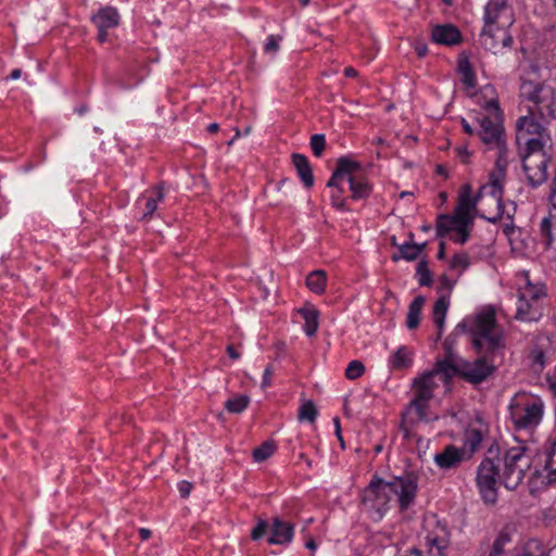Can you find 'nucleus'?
Wrapping results in <instances>:
<instances>
[{"instance_id":"nucleus-44","label":"nucleus","mask_w":556,"mask_h":556,"mask_svg":"<svg viewBox=\"0 0 556 556\" xmlns=\"http://www.w3.org/2000/svg\"><path fill=\"white\" fill-rule=\"evenodd\" d=\"M267 529V522L263 519H260L256 527L251 532L252 540H260L266 533Z\"/></svg>"},{"instance_id":"nucleus-47","label":"nucleus","mask_w":556,"mask_h":556,"mask_svg":"<svg viewBox=\"0 0 556 556\" xmlns=\"http://www.w3.org/2000/svg\"><path fill=\"white\" fill-rule=\"evenodd\" d=\"M281 39V37L276 36H269L268 41L265 45V52H276L279 49L278 40Z\"/></svg>"},{"instance_id":"nucleus-19","label":"nucleus","mask_w":556,"mask_h":556,"mask_svg":"<svg viewBox=\"0 0 556 556\" xmlns=\"http://www.w3.org/2000/svg\"><path fill=\"white\" fill-rule=\"evenodd\" d=\"M293 533V523L286 522L279 517H275L273 518L271 535L267 541L269 544L285 545L292 541Z\"/></svg>"},{"instance_id":"nucleus-28","label":"nucleus","mask_w":556,"mask_h":556,"mask_svg":"<svg viewBox=\"0 0 556 556\" xmlns=\"http://www.w3.org/2000/svg\"><path fill=\"white\" fill-rule=\"evenodd\" d=\"M412 353L406 346H401L391 358L392 367L395 369H406L412 365Z\"/></svg>"},{"instance_id":"nucleus-58","label":"nucleus","mask_w":556,"mask_h":556,"mask_svg":"<svg viewBox=\"0 0 556 556\" xmlns=\"http://www.w3.org/2000/svg\"><path fill=\"white\" fill-rule=\"evenodd\" d=\"M507 218L510 220V223L509 224H505V226L503 228V231H504L505 235L509 236L514 231L515 227H514V224H513V215L508 213L507 214Z\"/></svg>"},{"instance_id":"nucleus-23","label":"nucleus","mask_w":556,"mask_h":556,"mask_svg":"<svg viewBox=\"0 0 556 556\" xmlns=\"http://www.w3.org/2000/svg\"><path fill=\"white\" fill-rule=\"evenodd\" d=\"M426 302L425 296L418 295L409 304L406 326L408 329H415L418 327L420 321L421 308Z\"/></svg>"},{"instance_id":"nucleus-20","label":"nucleus","mask_w":556,"mask_h":556,"mask_svg":"<svg viewBox=\"0 0 556 556\" xmlns=\"http://www.w3.org/2000/svg\"><path fill=\"white\" fill-rule=\"evenodd\" d=\"M291 160L304 187L311 189L314 186V176L307 157L300 153H293Z\"/></svg>"},{"instance_id":"nucleus-2","label":"nucleus","mask_w":556,"mask_h":556,"mask_svg":"<svg viewBox=\"0 0 556 556\" xmlns=\"http://www.w3.org/2000/svg\"><path fill=\"white\" fill-rule=\"evenodd\" d=\"M417 481L418 477L414 472L396 477L390 482H384L381 478L374 477L368 486L363 491L362 504L367 511L375 513L379 519L382 518L389 503V495L387 493V489H389L399 495L400 509L406 510L415 500Z\"/></svg>"},{"instance_id":"nucleus-52","label":"nucleus","mask_w":556,"mask_h":556,"mask_svg":"<svg viewBox=\"0 0 556 556\" xmlns=\"http://www.w3.org/2000/svg\"><path fill=\"white\" fill-rule=\"evenodd\" d=\"M400 430L403 432L404 438L406 440H408L410 438L409 427H408V424L406 421V414H403V416H402V421L400 424Z\"/></svg>"},{"instance_id":"nucleus-55","label":"nucleus","mask_w":556,"mask_h":556,"mask_svg":"<svg viewBox=\"0 0 556 556\" xmlns=\"http://www.w3.org/2000/svg\"><path fill=\"white\" fill-rule=\"evenodd\" d=\"M535 547L539 549L538 554H535L534 552H532L530 549L531 544H529L521 556H545L544 551L540 548V545L536 542H535Z\"/></svg>"},{"instance_id":"nucleus-37","label":"nucleus","mask_w":556,"mask_h":556,"mask_svg":"<svg viewBox=\"0 0 556 556\" xmlns=\"http://www.w3.org/2000/svg\"><path fill=\"white\" fill-rule=\"evenodd\" d=\"M309 146L315 156L320 157L326 149V138L321 134L313 135L309 139Z\"/></svg>"},{"instance_id":"nucleus-1","label":"nucleus","mask_w":556,"mask_h":556,"mask_svg":"<svg viewBox=\"0 0 556 556\" xmlns=\"http://www.w3.org/2000/svg\"><path fill=\"white\" fill-rule=\"evenodd\" d=\"M469 331L472 336V345L479 356L472 362L463 358L452 372V377L458 376L466 382L478 386L496 370L495 361L502 354L505 341L492 307L477 315Z\"/></svg>"},{"instance_id":"nucleus-42","label":"nucleus","mask_w":556,"mask_h":556,"mask_svg":"<svg viewBox=\"0 0 556 556\" xmlns=\"http://www.w3.org/2000/svg\"><path fill=\"white\" fill-rule=\"evenodd\" d=\"M469 265V257L467 253H458L453 256L450 263L452 269L455 268H467Z\"/></svg>"},{"instance_id":"nucleus-56","label":"nucleus","mask_w":556,"mask_h":556,"mask_svg":"<svg viewBox=\"0 0 556 556\" xmlns=\"http://www.w3.org/2000/svg\"><path fill=\"white\" fill-rule=\"evenodd\" d=\"M415 50L419 58H424L428 53V47L425 43H417Z\"/></svg>"},{"instance_id":"nucleus-9","label":"nucleus","mask_w":556,"mask_h":556,"mask_svg":"<svg viewBox=\"0 0 556 556\" xmlns=\"http://www.w3.org/2000/svg\"><path fill=\"white\" fill-rule=\"evenodd\" d=\"M543 295L541 289L528 282L523 290L519 291V305L515 318L522 321L538 320L542 316L539 300Z\"/></svg>"},{"instance_id":"nucleus-3","label":"nucleus","mask_w":556,"mask_h":556,"mask_svg":"<svg viewBox=\"0 0 556 556\" xmlns=\"http://www.w3.org/2000/svg\"><path fill=\"white\" fill-rule=\"evenodd\" d=\"M477 122L481 128L478 131L481 141L485 144L493 143L498 149L495 168L490 173V178L492 200L497 204L500 210L502 205V193H504L503 181L506 176L507 166L504 128L500 122L492 121L489 116L477 118Z\"/></svg>"},{"instance_id":"nucleus-41","label":"nucleus","mask_w":556,"mask_h":556,"mask_svg":"<svg viewBox=\"0 0 556 556\" xmlns=\"http://www.w3.org/2000/svg\"><path fill=\"white\" fill-rule=\"evenodd\" d=\"M452 219L454 224L456 225V228H467L469 224L472 223V217L470 216V213L468 212H459L456 210V213L454 216H452Z\"/></svg>"},{"instance_id":"nucleus-51","label":"nucleus","mask_w":556,"mask_h":556,"mask_svg":"<svg viewBox=\"0 0 556 556\" xmlns=\"http://www.w3.org/2000/svg\"><path fill=\"white\" fill-rule=\"evenodd\" d=\"M343 176L337 170L334 169V172L332 173L330 179L328 180L327 182V187L331 188V187H336L338 188L339 192H342V189L339 188L338 186V181L342 178Z\"/></svg>"},{"instance_id":"nucleus-13","label":"nucleus","mask_w":556,"mask_h":556,"mask_svg":"<svg viewBox=\"0 0 556 556\" xmlns=\"http://www.w3.org/2000/svg\"><path fill=\"white\" fill-rule=\"evenodd\" d=\"M468 459H470V454H467V448H459L453 444L446 445L434 456L437 466L443 470L455 469L459 467L463 462Z\"/></svg>"},{"instance_id":"nucleus-17","label":"nucleus","mask_w":556,"mask_h":556,"mask_svg":"<svg viewBox=\"0 0 556 556\" xmlns=\"http://www.w3.org/2000/svg\"><path fill=\"white\" fill-rule=\"evenodd\" d=\"M551 93L552 90L544 88L541 84L523 81L520 86V96L532 102L531 106L543 109Z\"/></svg>"},{"instance_id":"nucleus-38","label":"nucleus","mask_w":556,"mask_h":556,"mask_svg":"<svg viewBox=\"0 0 556 556\" xmlns=\"http://www.w3.org/2000/svg\"><path fill=\"white\" fill-rule=\"evenodd\" d=\"M364 372H365L364 364L359 361H352L345 369V377L349 380H355V379L362 377L364 375Z\"/></svg>"},{"instance_id":"nucleus-60","label":"nucleus","mask_w":556,"mask_h":556,"mask_svg":"<svg viewBox=\"0 0 556 556\" xmlns=\"http://www.w3.org/2000/svg\"><path fill=\"white\" fill-rule=\"evenodd\" d=\"M460 124H462L463 130H464L467 135L472 136V135L475 134V131H473L472 127L469 125V123H468L465 118H462Z\"/></svg>"},{"instance_id":"nucleus-29","label":"nucleus","mask_w":556,"mask_h":556,"mask_svg":"<svg viewBox=\"0 0 556 556\" xmlns=\"http://www.w3.org/2000/svg\"><path fill=\"white\" fill-rule=\"evenodd\" d=\"M458 72L462 74V81L466 87L473 88L476 86V76L468 59L458 60Z\"/></svg>"},{"instance_id":"nucleus-48","label":"nucleus","mask_w":556,"mask_h":556,"mask_svg":"<svg viewBox=\"0 0 556 556\" xmlns=\"http://www.w3.org/2000/svg\"><path fill=\"white\" fill-rule=\"evenodd\" d=\"M455 231L457 232V236L456 237H452V239L454 241L459 242L460 244H464L467 241L468 237H469L468 229L467 228H464V229L463 228H456Z\"/></svg>"},{"instance_id":"nucleus-64","label":"nucleus","mask_w":556,"mask_h":556,"mask_svg":"<svg viewBox=\"0 0 556 556\" xmlns=\"http://www.w3.org/2000/svg\"><path fill=\"white\" fill-rule=\"evenodd\" d=\"M435 173L438 175L443 176L444 178L448 177V173H447L446 168L443 165H441V164L437 165Z\"/></svg>"},{"instance_id":"nucleus-39","label":"nucleus","mask_w":556,"mask_h":556,"mask_svg":"<svg viewBox=\"0 0 556 556\" xmlns=\"http://www.w3.org/2000/svg\"><path fill=\"white\" fill-rule=\"evenodd\" d=\"M428 402L429 401L413 399L409 403V408H414L416 410L418 419L427 422L430 421V418L427 415V409L429 407Z\"/></svg>"},{"instance_id":"nucleus-59","label":"nucleus","mask_w":556,"mask_h":556,"mask_svg":"<svg viewBox=\"0 0 556 556\" xmlns=\"http://www.w3.org/2000/svg\"><path fill=\"white\" fill-rule=\"evenodd\" d=\"M485 109L489 111H495L496 113H500V105L496 100H490L485 104Z\"/></svg>"},{"instance_id":"nucleus-18","label":"nucleus","mask_w":556,"mask_h":556,"mask_svg":"<svg viewBox=\"0 0 556 556\" xmlns=\"http://www.w3.org/2000/svg\"><path fill=\"white\" fill-rule=\"evenodd\" d=\"M431 37L434 42L445 46H456L462 41L459 29L452 24H439L432 28Z\"/></svg>"},{"instance_id":"nucleus-8","label":"nucleus","mask_w":556,"mask_h":556,"mask_svg":"<svg viewBox=\"0 0 556 556\" xmlns=\"http://www.w3.org/2000/svg\"><path fill=\"white\" fill-rule=\"evenodd\" d=\"M546 115L543 109L539 106H529L528 115L521 116L517 121V140L520 141L525 135H536L535 139L551 142L549 136L546 134Z\"/></svg>"},{"instance_id":"nucleus-43","label":"nucleus","mask_w":556,"mask_h":556,"mask_svg":"<svg viewBox=\"0 0 556 556\" xmlns=\"http://www.w3.org/2000/svg\"><path fill=\"white\" fill-rule=\"evenodd\" d=\"M543 111L547 118H556V96H554L553 92L544 104Z\"/></svg>"},{"instance_id":"nucleus-27","label":"nucleus","mask_w":556,"mask_h":556,"mask_svg":"<svg viewBox=\"0 0 556 556\" xmlns=\"http://www.w3.org/2000/svg\"><path fill=\"white\" fill-rule=\"evenodd\" d=\"M350 189L352 191V198L355 200L367 198L370 192V187L366 180L358 178L357 176H351L349 178Z\"/></svg>"},{"instance_id":"nucleus-31","label":"nucleus","mask_w":556,"mask_h":556,"mask_svg":"<svg viewBox=\"0 0 556 556\" xmlns=\"http://www.w3.org/2000/svg\"><path fill=\"white\" fill-rule=\"evenodd\" d=\"M435 229L437 237L443 238L452 230H456V225L454 224L451 215L440 214L437 217Z\"/></svg>"},{"instance_id":"nucleus-7","label":"nucleus","mask_w":556,"mask_h":556,"mask_svg":"<svg viewBox=\"0 0 556 556\" xmlns=\"http://www.w3.org/2000/svg\"><path fill=\"white\" fill-rule=\"evenodd\" d=\"M489 191V199L488 201L490 204L495 206V210L493 212H482L480 216L493 224L497 223L503 214H504V207L503 204L501 205V208L498 210L497 204L493 202L492 200V193H491V181L489 185L483 186L477 197L472 198L471 195V186L466 184L462 187V192L458 198V204L456 210L459 212H468L471 213V211L476 210L478 200L482 199L484 197V192Z\"/></svg>"},{"instance_id":"nucleus-36","label":"nucleus","mask_w":556,"mask_h":556,"mask_svg":"<svg viewBox=\"0 0 556 556\" xmlns=\"http://www.w3.org/2000/svg\"><path fill=\"white\" fill-rule=\"evenodd\" d=\"M510 542V535L506 530H502L494 540L491 551L494 555L502 556L504 554V546Z\"/></svg>"},{"instance_id":"nucleus-22","label":"nucleus","mask_w":556,"mask_h":556,"mask_svg":"<svg viewBox=\"0 0 556 556\" xmlns=\"http://www.w3.org/2000/svg\"><path fill=\"white\" fill-rule=\"evenodd\" d=\"M298 313L305 320L304 331L306 336H315L319 326V312L316 308L302 307L298 309Z\"/></svg>"},{"instance_id":"nucleus-26","label":"nucleus","mask_w":556,"mask_h":556,"mask_svg":"<svg viewBox=\"0 0 556 556\" xmlns=\"http://www.w3.org/2000/svg\"><path fill=\"white\" fill-rule=\"evenodd\" d=\"M336 169L342 176H348L349 179L351 176H356V174L362 169V165L350 157L342 156L338 159Z\"/></svg>"},{"instance_id":"nucleus-6","label":"nucleus","mask_w":556,"mask_h":556,"mask_svg":"<svg viewBox=\"0 0 556 556\" xmlns=\"http://www.w3.org/2000/svg\"><path fill=\"white\" fill-rule=\"evenodd\" d=\"M501 480L498 465L485 457L477 469V485L483 502L493 505L497 501V480Z\"/></svg>"},{"instance_id":"nucleus-46","label":"nucleus","mask_w":556,"mask_h":556,"mask_svg":"<svg viewBox=\"0 0 556 556\" xmlns=\"http://www.w3.org/2000/svg\"><path fill=\"white\" fill-rule=\"evenodd\" d=\"M274 367L273 365H268L263 374V380H262V388L265 389L271 384V376L274 375Z\"/></svg>"},{"instance_id":"nucleus-24","label":"nucleus","mask_w":556,"mask_h":556,"mask_svg":"<svg viewBox=\"0 0 556 556\" xmlns=\"http://www.w3.org/2000/svg\"><path fill=\"white\" fill-rule=\"evenodd\" d=\"M544 470L547 471V482H556V439L549 442L545 452Z\"/></svg>"},{"instance_id":"nucleus-10","label":"nucleus","mask_w":556,"mask_h":556,"mask_svg":"<svg viewBox=\"0 0 556 556\" xmlns=\"http://www.w3.org/2000/svg\"><path fill=\"white\" fill-rule=\"evenodd\" d=\"M542 416L543 404L540 400L510 406V417L517 429H529L538 426Z\"/></svg>"},{"instance_id":"nucleus-15","label":"nucleus","mask_w":556,"mask_h":556,"mask_svg":"<svg viewBox=\"0 0 556 556\" xmlns=\"http://www.w3.org/2000/svg\"><path fill=\"white\" fill-rule=\"evenodd\" d=\"M91 21L99 29L98 40L104 42L108 38V29L118 26L119 14L115 8L105 7L100 9L97 14L91 17Z\"/></svg>"},{"instance_id":"nucleus-62","label":"nucleus","mask_w":556,"mask_h":556,"mask_svg":"<svg viewBox=\"0 0 556 556\" xmlns=\"http://www.w3.org/2000/svg\"><path fill=\"white\" fill-rule=\"evenodd\" d=\"M139 535L142 541H146L151 536V531L147 528H140Z\"/></svg>"},{"instance_id":"nucleus-63","label":"nucleus","mask_w":556,"mask_h":556,"mask_svg":"<svg viewBox=\"0 0 556 556\" xmlns=\"http://www.w3.org/2000/svg\"><path fill=\"white\" fill-rule=\"evenodd\" d=\"M438 258L444 260L445 258V242L441 241L439 244V251H438Z\"/></svg>"},{"instance_id":"nucleus-21","label":"nucleus","mask_w":556,"mask_h":556,"mask_svg":"<svg viewBox=\"0 0 556 556\" xmlns=\"http://www.w3.org/2000/svg\"><path fill=\"white\" fill-rule=\"evenodd\" d=\"M447 308H448L447 298L444 295L440 296L435 301L434 306H433V321L438 328L437 340L441 339Z\"/></svg>"},{"instance_id":"nucleus-57","label":"nucleus","mask_w":556,"mask_h":556,"mask_svg":"<svg viewBox=\"0 0 556 556\" xmlns=\"http://www.w3.org/2000/svg\"><path fill=\"white\" fill-rule=\"evenodd\" d=\"M332 205L338 210H345V200H339L338 195H331Z\"/></svg>"},{"instance_id":"nucleus-61","label":"nucleus","mask_w":556,"mask_h":556,"mask_svg":"<svg viewBox=\"0 0 556 556\" xmlns=\"http://www.w3.org/2000/svg\"><path fill=\"white\" fill-rule=\"evenodd\" d=\"M226 351H227V353H228L229 357H230L231 359H233V361H236V359H238V358L240 357V353H238V352L235 350L233 345H231V344L227 346V350H226Z\"/></svg>"},{"instance_id":"nucleus-12","label":"nucleus","mask_w":556,"mask_h":556,"mask_svg":"<svg viewBox=\"0 0 556 556\" xmlns=\"http://www.w3.org/2000/svg\"><path fill=\"white\" fill-rule=\"evenodd\" d=\"M484 22L486 24L500 23L503 26H511L514 11L508 0H489L484 9Z\"/></svg>"},{"instance_id":"nucleus-30","label":"nucleus","mask_w":556,"mask_h":556,"mask_svg":"<svg viewBox=\"0 0 556 556\" xmlns=\"http://www.w3.org/2000/svg\"><path fill=\"white\" fill-rule=\"evenodd\" d=\"M276 444L271 440L263 442L260 446L255 447L252 452L253 459L257 463L265 462L275 452Z\"/></svg>"},{"instance_id":"nucleus-45","label":"nucleus","mask_w":556,"mask_h":556,"mask_svg":"<svg viewBox=\"0 0 556 556\" xmlns=\"http://www.w3.org/2000/svg\"><path fill=\"white\" fill-rule=\"evenodd\" d=\"M156 208H157V200H155L154 198L149 199L146 203L147 211L143 214L142 219L151 218L153 213L156 211Z\"/></svg>"},{"instance_id":"nucleus-11","label":"nucleus","mask_w":556,"mask_h":556,"mask_svg":"<svg viewBox=\"0 0 556 556\" xmlns=\"http://www.w3.org/2000/svg\"><path fill=\"white\" fill-rule=\"evenodd\" d=\"M509 26H503L500 23L486 24L481 33V43L490 51L496 52L501 47H509L513 42V38L508 33Z\"/></svg>"},{"instance_id":"nucleus-34","label":"nucleus","mask_w":556,"mask_h":556,"mask_svg":"<svg viewBox=\"0 0 556 556\" xmlns=\"http://www.w3.org/2000/svg\"><path fill=\"white\" fill-rule=\"evenodd\" d=\"M249 403L250 397L248 395H238L233 399H229L225 403V407L229 413L240 414L248 407Z\"/></svg>"},{"instance_id":"nucleus-54","label":"nucleus","mask_w":556,"mask_h":556,"mask_svg":"<svg viewBox=\"0 0 556 556\" xmlns=\"http://www.w3.org/2000/svg\"><path fill=\"white\" fill-rule=\"evenodd\" d=\"M454 282L447 278L446 275L440 277V289H445L448 292L453 289Z\"/></svg>"},{"instance_id":"nucleus-40","label":"nucleus","mask_w":556,"mask_h":556,"mask_svg":"<svg viewBox=\"0 0 556 556\" xmlns=\"http://www.w3.org/2000/svg\"><path fill=\"white\" fill-rule=\"evenodd\" d=\"M399 252L401 253V257L406 261H415L417 258L416 248L414 241H408L399 247Z\"/></svg>"},{"instance_id":"nucleus-16","label":"nucleus","mask_w":556,"mask_h":556,"mask_svg":"<svg viewBox=\"0 0 556 556\" xmlns=\"http://www.w3.org/2000/svg\"><path fill=\"white\" fill-rule=\"evenodd\" d=\"M440 375L442 377V371H435V367L429 371L424 372L420 377L416 378L413 382V388L415 390L416 400L421 401H430L433 397V391L438 387L434 382V377Z\"/></svg>"},{"instance_id":"nucleus-5","label":"nucleus","mask_w":556,"mask_h":556,"mask_svg":"<svg viewBox=\"0 0 556 556\" xmlns=\"http://www.w3.org/2000/svg\"><path fill=\"white\" fill-rule=\"evenodd\" d=\"M527 153L522 159V168L529 184L540 186L547 179V164L551 155L546 152V141L542 139H525Z\"/></svg>"},{"instance_id":"nucleus-14","label":"nucleus","mask_w":556,"mask_h":556,"mask_svg":"<svg viewBox=\"0 0 556 556\" xmlns=\"http://www.w3.org/2000/svg\"><path fill=\"white\" fill-rule=\"evenodd\" d=\"M454 340L448 337L443 343L444 358L435 362V371H442V380L444 384H448L452 379V372L456 369L462 362V357L453 351Z\"/></svg>"},{"instance_id":"nucleus-4","label":"nucleus","mask_w":556,"mask_h":556,"mask_svg":"<svg viewBox=\"0 0 556 556\" xmlns=\"http://www.w3.org/2000/svg\"><path fill=\"white\" fill-rule=\"evenodd\" d=\"M532 465V454L526 444L509 447L503 457L501 482L508 490H515Z\"/></svg>"},{"instance_id":"nucleus-25","label":"nucleus","mask_w":556,"mask_h":556,"mask_svg":"<svg viewBox=\"0 0 556 556\" xmlns=\"http://www.w3.org/2000/svg\"><path fill=\"white\" fill-rule=\"evenodd\" d=\"M326 282L327 276L321 269L314 270L306 277L307 288L316 294H321L325 291Z\"/></svg>"},{"instance_id":"nucleus-50","label":"nucleus","mask_w":556,"mask_h":556,"mask_svg":"<svg viewBox=\"0 0 556 556\" xmlns=\"http://www.w3.org/2000/svg\"><path fill=\"white\" fill-rule=\"evenodd\" d=\"M192 489V484L188 481H181L178 484V490L182 498H186L189 496L190 491Z\"/></svg>"},{"instance_id":"nucleus-49","label":"nucleus","mask_w":556,"mask_h":556,"mask_svg":"<svg viewBox=\"0 0 556 556\" xmlns=\"http://www.w3.org/2000/svg\"><path fill=\"white\" fill-rule=\"evenodd\" d=\"M456 152L458 157L460 159V162L464 164H468L471 153L467 150L466 147H458L456 148Z\"/></svg>"},{"instance_id":"nucleus-33","label":"nucleus","mask_w":556,"mask_h":556,"mask_svg":"<svg viewBox=\"0 0 556 556\" xmlns=\"http://www.w3.org/2000/svg\"><path fill=\"white\" fill-rule=\"evenodd\" d=\"M317 417V408L313 401L308 400L304 402L298 414L299 421H308L311 424L315 422Z\"/></svg>"},{"instance_id":"nucleus-53","label":"nucleus","mask_w":556,"mask_h":556,"mask_svg":"<svg viewBox=\"0 0 556 556\" xmlns=\"http://www.w3.org/2000/svg\"><path fill=\"white\" fill-rule=\"evenodd\" d=\"M333 425H334V429H336V435L340 442V445L342 448L345 447L344 445V441H343V438H342V434H341V427H340V419L339 417H334L333 418Z\"/></svg>"},{"instance_id":"nucleus-32","label":"nucleus","mask_w":556,"mask_h":556,"mask_svg":"<svg viewBox=\"0 0 556 556\" xmlns=\"http://www.w3.org/2000/svg\"><path fill=\"white\" fill-rule=\"evenodd\" d=\"M482 441V432L478 429H469L465 433V448L468 447L467 454H470V458L473 453L478 450Z\"/></svg>"},{"instance_id":"nucleus-35","label":"nucleus","mask_w":556,"mask_h":556,"mask_svg":"<svg viewBox=\"0 0 556 556\" xmlns=\"http://www.w3.org/2000/svg\"><path fill=\"white\" fill-rule=\"evenodd\" d=\"M417 275L419 276V285L430 287L433 282L432 274L428 268V262L426 260H421L416 268Z\"/></svg>"}]
</instances>
